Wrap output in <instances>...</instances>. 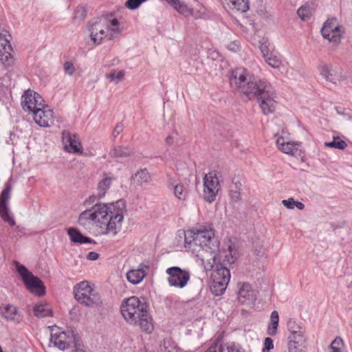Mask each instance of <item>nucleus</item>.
<instances>
[{
  "instance_id": "f257e3e1",
  "label": "nucleus",
  "mask_w": 352,
  "mask_h": 352,
  "mask_svg": "<svg viewBox=\"0 0 352 352\" xmlns=\"http://www.w3.org/2000/svg\"><path fill=\"white\" fill-rule=\"evenodd\" d=\"M232 90L248 100L256 98L263 113H273L277 104L276 94L267 80L255 78H247L244 68L234 70L230 78Z\"/></svg>"
},
{
  "instance_id": "f03ea898",
  "label": "nucleus",
  "mask_w": 352,
  "mask_h": 352,
  "mask_svg": "<svg viewBox=\"0 0 352 352\" xmlns=\"http://www.w3.org/2000/svg\"><path fill=\"white\" fill-rule=\"evenodd\" d=\"M184 247L195 256L200 258L206 270H211L213 263L218 259L219 241L214 236L211 228L200 226L185 232Z\"/></svg>"
},
{
  "instance_id": "7ed1b4c3",
  "label": "nucleus",
  "mask_w": 352,
  "mask_h": 352,
  "mask_svg": "<svg viewBox=\"0 0 352 352\" xmlns=\"http://www.w3.org/2000/svg\"><path fill=\"white\" fill-rule=\"evenodd\" d=\"M148 306L136 296L125 299L120 307L122 315L131 324H138L146 333L154 329L153 319L148 311Z\"/></svg>"
},
{
  "instance_id": "20e7f679",
  "label": "nucleus",
  "mask_w": 352,
  "mask_h": 352,
  "mask_svg": "<svg viewBox=\"0 0 352 352\" xmlns=\"http://www.w3.org/2000/svg\"><path fill=\"white\" fill-rule=\"evenodd\" d=\"M126 210L124 201L119 200L108 205V214L100 222L106 226V233L112 232L115 236L120 230L123 221V213Z\"/></svg>"
},
{
  "instance_id": "39448f33",
  "label": "nucleus",
  "mask_w": 352,
  "mask_h": 352,
  "mask_svg": "<svg viewBox=\"0 0 352 352\" xmlns=\"http://www.w3.org/2000/svg\"><path fill=\"white\" fill-rule=\"evenodd\" d=\"M13 263L25 287L31 293L38 296H42L45 294V287L40 278L35 276L25 265L19 262L14 261Z\"/></svg>"
},
{
  "instance_id": "423d86ee",
  "label": "nucleus",
  "mask_w": 352,
  "mask_h": 352,
  "mask_svg": "<svg viewBox=\"0 0 352 352\" xmlns=\"http://www.w3.org/2000/svg\"><path fill=\"white\" fill-rule=\"evenodd\" d=\"M75 299L87 307L100 306L102 300L99 294L90 286L88 281H82L74 288Z\"/></svg>"
},
{
  "instance_id": "0eeeda50",
  "label": "nucleus",
  "mask_w": 352,
  "mask_h": 352,
  "mask_svg": "<svg viewBox=\"0 0 352 352\" xmlns=\"http://www.w3.org/2000/svg\"><path fill=\"white\" fill-rule=\"evenodd\" d=\"M110 25L109 14H102L100 17L94 19L89 25L91 38L95 44H100L102 39L107 36L109 31Z\"/></svg>"
},
{
  "instance_id": "6e6552de",
  "label": "nucleus",
  "mask_w": 352,
  "mask_h": 352,
  "mask_svg": "<svg viewBox=\"0 0 352 352\" xmlns=\"http://www.w3.org/2000/svg\"><path fill=\"white\" fill-rule=\"evenodd\" d=\"M204 199L211 203L216 199V196L221 189L219 179L214 171L206 174L204 177Z\"/></svg>"
},
{
  "instance_id": "1a4fd4ad",
  "label": "nucleus",
  "mask_w": 352,
  "mask_h": 352,
  "mask_svg": "<svg viewBox=\"0 0 352 352\" xmlns=\"http://www.w3.org/2000/svg\"><path fill=\"white\" fill-rule=\"evenodd\" d=\"M166 272L168 275V282L170 286L183 288L190 280V272L179 267H169Z\"/></svg>"
},
{
  "instance_id": "9d476101",
  "label": "nucleus",
  "mask_w": 352,
  "mask_h": 352,
  "mask_svg": "<svg viewBox=\"0 0 352 352\" xmlns=\"http://www.w3.org/2000/svg\"><path fill=\"white\" fill-rule=\"evenodd\" d=\"M43 102L44 100L41 96L30 89L25 91L21 97V107L25 111L34 113Z\"/></svg>"
},
{
  "instance_id": "9b49d317",
  "label": "nucleus",
  "mask_w": 352,
  "mask_h": 352,
  "mask_svg": "<svg viewBox=\"0 0 352 352\" xmlns=\"http://www.w3.org/2000/svg\"><path fill=\"white\" fill-rule=\"evenodd\" d=\"M12 187L10 182H8L4 189L0 195V216L6 222L11 226L15 225L14 219L10 214V209L8 208V201L10 198V194Z\"/></svg>"
},
{
  "instance_id": "f8f14e48",
  "label": "nucleus",
  "mask_w": 352,
  "mask_h": 352,
  "mask_svg": "<svg viewBox=\"0 0 352 352\" xmlns=\"http://www.w3.org/2000/svg\"><path fill=\"white\" fill-rule=\"evenodd\" d=\"M322 36L332 42H337L341 37L342 31L336 18L328 19L320 30Z\"/></svg>"
},
{
  "instance_id": "ddd939ff",
  "label": "nucleus",
  "mask_w": 352,
  "mask_h": 352,
  "mask_svg": "<svg viewBox=\"0 0 352 352\" xmlns=\"http://www.w3.org/2000/svg\"><path fill=\"white\" fill-rule=\"evenodd\" d=\"M33 115L35 122L41 126H50L54 124L53 111L49 106L45 105L44 102L34 111Z\"/></svg>"
},
{
  "instance_id": "4468645a",
  "label": "nucleus",
  "mask_w": 352,
  "mask_h": 352,
  "mask_svg": "<svg viewBox=\"0 0 352 352\" xmlns=\"http://www.w3.org/2000/svg\"><path fill=\"white\" fill-rule=\"evenodd\" d=\"M94 212L91 210H85L80 213L79 221L83 219H91L94 221H100L104 219L108 214V205L107 204H96L93 208Z\"/></svg>"
},
{
  "instance_id": "2eb2a0df",
  "label": "nucleus",
  "mask_w": 352,
  "mask_h": 352,
  "mask_svg": "<svg viewBox=\"0 0 352 352\" xmlns=\"http://www.w3.org/2000/svg\"><path fill=\"white\" fill-rule=\"evenodd\" d=\"M12 50V46L5 34L0 32V61L8 67L13 64L14 58L10 51Z\"/></svg>"
},
{
  "instance_id": "dca6fc26",
  "label": "nucleus",
  "mask_w": 352,
  "mask_h": 352,
  "mask_svg": "<svg viewBox=\"0 0 352 352\" xmlns=\"http://www.w3.org/2000/svg\"><path fill=\"white\" fill-rule=\"evenodd\" d=\"M211 263L213 265V267L210 270H212L210 280L226 282V283L228 284L230 279V270L220 263V258L218 256V259L215 263H213V261H211Z\"/></svg>"
},
{
  "instance_id": "f3484780",
  "label": "nucleus",
  "mask_w": 352,
  "mask_h": 352,
  "mask_svg": "<svg viewBox=\"0 0 352 352\" xmlns=\"http://www.w3.org/2000/svg\"><path fill=\"white\" fill-rule=\"evenodd\" d=\"M0 315L6 321L19 324L23 321V316L19 312L16 307L11 304L2 305L0 307Z\"/></svg>"
},
{
  "instance_id": "a211bd4d",
  "label": "nucleus",
  "mask_w": 352,
  "mask_h": 352,
  "mask_svg": "<svg viewBox=\"0 0 352 352\" xmlns=\"http://www.w3.org/2000/svg\"><path fill=\"white\" fill-rule=\"evenodd\" d=\"M75 134L64 131L63 132V141L65 144V148L69 153L82 154V147L80 142L76 140Z\"/></svg>"
},
{
  "instance_id": "6ab92c4d",
  "label": "nucleus",
  "mask_w": 352,
  "mask_h": 352,
  "mask_svg": "<svg viewBox=\"0 0 352 352\" xmlns=\"http://www.w3.org/2000/svg\"><path fill=\"white\" fill-rule=\"evenodd\" d=\"M50 342L61 351H64L70 346V338L64 331L52 333Z\"/></svg>"
},
{
  "instance_id": "aec40b11",
  "label": "nucleus",
  "mask_w": 352,
  "mask_h": 352,
  "mask_svg": "<svg viewBox=\"0 0 352 352\" xmlns=\"http://www.w3.org/2000/svg\"><path fill=\"white\" fill-rule=\"evenodd\" d=\"M148 268L146 265L141 263L137 270H131L126 273L127 280L133 285L138 284L146 276V270Z\"/></svg>"
},
{
  "instance_id": "412c9836",
  "label": "nucleus",
  "mask_w": 352,
  "mask_h": 352,
  "mask_svg": "<svg viewBox=\"0 0 352 352\" xmlns=\"http://www.w3.org/2000/svg\"><path fill=\"white\" fill-rule=\"evenodd\" d=\"M238 299L242 304H249L256 299L255 292L251 289V285L250 284L244 283L241 286L238 293Z\"/></svg>"
},
{
  "instance_id": "4be33fe9",
  "label": "nucleus",
  "mask_w": 352,
  "mask_h": 352,
  "mask_svg": "<svg viewBox=\"0 0 352 352\" xmlns=\"http://www.w3.org/2000/svg\"><path fill=\"white\" fill-rule=\"evenodd\" d=\"M67 234L69 236L70 240L74 243H94L96 241L86 236H84L78 229L74 228H69L67 229Z\"/></svg>"
},
{
  "instance_id": "5701e85b",
  "label": "nucleus",
  "mask_w": 352,
  "mask_h": 352,
  "mask_svg": "<svg viewBox=\"0 0 352 352\" xmlns=\"http://www.w3.org/2000/svg\"><path fill=\"white\" fill-rule=\"evenodd\" d=\"M276 145L282 152L286 154L294 155L295 151H298L297 146H299V144L285 142L283 137H280L276 140Z\"/></svg>"
},
{
  "instance_id": "b1692460",
  "label": "nucleus",
  "mask_w": 352,
  "mask_h": 352,
  "mask_svg": "<svg viewBox=\"0 0 352 352\" xmlns=\"http://www.w3.org/2000/svg\"><path fill=\"white\" fill-rule=\"evenodd\" d=\"M134 148L128 146H116L109 152L111 157H128L134 153Z\"/></svg>"
},
{
  "instance_id": "393cba45",
  "label": "nucleus",
  "mask_w": 352,
  "mask_h": 352,
  "mask_svg": "<svg viewBox=\"0 0 352 352\" xmlns=\"http://www.w3.org/2000/svg\"><path fill=\"white\" fill-rule=\"evenodd\" d=\"M151 179V176L146 168L141 169L131 177V182L138 186H141L144 183H148Z\"/></svg>"
},
{
  "instance_id": "a878e982",
  "label": "nucleus",
  "mask_w": 352,
  "mask_h": 352,
  "mask_svg": "<svg viewBox=\"0 0 352 352\" xmlns=\"http://www.w3.org/2000/svg\"><path fill=\"white\" fill-rule=\"evenodd\" d=\"M279 322V315L277 311H273L270 315V323L267 327V334L274 336L277 333Z\"/></svg>"
},
{
  "instance_id": "bb28decb",
  "label": "nucleus",
  "mask_w": 352,
  "mask_h": 352,
  "mask_svg": "<svg viewBox=\"0 0 352 352\" xmlns=\"http://www.w3.org/2000/svg\"><path fill=\"white\" fill-rule=\"evenodd\" d=\"M228 284L226 282L210 280V289L214 296H220L224 293Z\"/></svg>"
},
{
  "instance_id": "cd10ccee",
  "label": "nucleus",
  "mask_w": 352,
  "mask_h": 352,
  "mask_svg": "<svg viewBox=\"0 0 352 352\" xmlns=\"http://www.w3.org/2000/svg\"><path fill=\"white\" fill-rule=\"evenodd\" d=\"M114 179L113 177H104L102 179L98 185V199H102L105 196L107 190L110 188L112 181Z\"/></svg>"
},
{
  "instance_id": "c85d7f7f",
  "label": "nucleus",
  "mask_w": 352,
  "mask_h": 352,
  "mask_svg": "<svg viewBox=\"0 0 352 352\" xmlns=\"http://www.w3.org/2000/svg\"><path fill=\"white\" fill-rule=\"evenodd\" d=\"M318 69L320 75L327 80L333 82V73H332V65L330 64H326L321 63L318 65Z\"/></svg>"
},
{
  "instance_id": "c756f323",
  "label": "nucleus",
  "mask_w": 352,
  "mask_h": 352,
  "mask_svg": "<svg viewBox=\"0 0 352 352\" xmlns=\"http://www.w3.org/2000/svg\"><path fill=\"white\" fill-rule=\"evenodd\" d=\"M34 314L38 318H44L52 315V310L43 304H36L33 308Z\"/></svg>"
},
{
  "instance_id": "7c9ffc66",
  "label": "nucleus",
  "mask_w": 352,
  "mask_h": 352,
  "mask_svg": "<svg viewBox=\"0 0 352 352\" xmlns=\"http://www.w3.org/2000/svg\"><path fill=\"white\" fill-rule=\"evenodd\" d=\"M297 14L302 21L309 20L312 14L311 7L309 4L305 3L298 8Z\"/></svg>"
},
{
  "instance_id": "2f4dec72",
  "label": "nucleus",
  "mask_w": 352,
  "mask_h": 352,
  "mask_svg": "<svg viewBox=\"0 0 352 352\" xmlns=\"http://www.w3.org/2000/svg\"><path fill=\"white\" fill-rule=\"evenodd\" d=\"M304 333L305 331H302L297 333L290 334V336L288 338V345H292L296 344H300V345H301L302 343H305L306 339Z\"/></svg>"
},
{
  "instance_id": "473e14b6",
  "label": "nucleus",
  "mask_w": 352,
  "mask_h": 352,
  "mask_svg": "<svg viewBox=\"0 0 352 352\" xmlns=\"http://www.w3.org/2000/svg\"><path fill=\"white\" fill-rule=\"evenodd\" d=\"M171 187L174 189V195L180 200H184L186 197L187 191L182 184L170 183Z\"/></svg>"
},
{
  "instance_id": "72a5a7b5",
  "label": "nucleus",
  "mask_w": 352,
  "mask_h": 352,
  "mask_svg": "<svg viewBox=\"0 0 352 352\" xmlns=\"http://www.w3.org/2000/svg\"><path fill=\"white\" fill-rule=\"evenodd\" d=\"M324 145L328 147L335 148L340 150H344L347 146L346 142L341 140L339 137L333 138V141L325 142Z\"/></svg>"
},
{
  "instance_id": "f704fd0d",
  "label": "nucleus",
  "mask_w": 352,
  "mask_h": 352,
  "mask_svg": "<svg viewBox=\"0 0 352 352\" xmlns=\"http://www.w3.org/2000/svg\"><path fill=\"white\" fill-rule=\"evenodd\" d=\"M233 8L236 9L238 11L245 12L249 9V3L248 0H228Z\"/></svg>"
},
{
  "instance_id": "c9c22d12",
  "label": "nucleus",
  "mask_w": 352,
  "mask_h": 352,
  "mask_svg": "<svg viewBox=\"0 0 352 352\" xmlns=\"http://www.w3.org/2000/svg\"><path fill=\"white\" fill-rule=\"evenodd\" d=\"M178 12L185 16H188L192 14L193 11L186 4L183 2L179 1V4L174 8Z\"/></svg>"
},
{
  "instance_id": "e433bc0d",
  "label": "nucleus",
  "mask_w": 352,
  "mask_h": 352,
  "mask_svg": "<svg viewBox=\"0 0 352 352\" xmlns=\"http://www.w3.org/2000/svg\"><path fill=\"white\" fill-rule=\"evenodd\" d=\"M124 76V72L122 70L119 72L112 70L109 74H107V77L115 84H118L121 80H122Z\"/></svg>"
},
{
  "instance_id": "4c0bfd02",
  "label": "nucleus",
  "mask_w": 352,
  "mask_h": 352,
  "mask_svg": "<svg viewBox=\"0 0 352 352\" xmlns=\"http://www.w3.org/2000/svg\"><path fill=\"white\" fill-rule=\"evenodd\" d=\"M265 59L268 65L273 68H278L281 65V60L280 57L274 56L272 54H270V55L266 57Z\"/></svg>"
},
{
  "instance_id": "58836bf2",
  "label": "nucleus",
  "mask_w": 352,
  "mask_h": 352,
  "mask_svg": "<svg viewBox=\"0 0 352 352\" xmlns=\"http://www.w3.org/2000/svg\"><path fill=\"white\" fill-rule=\"evenodd\" d=\"M87 15V11L82 6H78L74 13V19L79 21L83 20Z\"/></svg>"
},
{
  "instance_id": "ea45409f",
  "label": "nucleus",
  "mask_w": 352,
  "mask_h": 352,
  "mask_svg": "<svg viewBox=\"0 0 352 352\" xmlns=\"http://www.w3.org/2000/svg\"><path fill=\"white\" fill-rule=\"evenodd\" d=\"M287 328L291 334L297 333L302 330V327H300L295 320L290 319L287 322Z\"/></svg>"
},
{
  "instance_id": "a19ab883",
  "label": "nucleus",
  "mask_w": 352,
  "mask_h": 352,
  "mask_svg": "<svg viewBox=\"0 0 352 352\" xmlns=\"http://www.w3.org/2000/svg\"><path fill=\"white\" fill-rule=\"evenodd\" d=\"M146 0H127L125 6L130 10L137 9Z\"/></svg>"
},
{
  "instance_id": "79ce46f5",
  "label": "nucleus",
  "mask_w": 352,
  "mask_h": 352,
  "mask_svg": "<svg viewBox=\"0 0 352 352\" xmlns=\"http://www.w3.org/2000/svg\"><path fill=\"white\" fill-rule=\"evenodd\" d=\"M305 343L288 345V352H303L305 348Z\"/></svg>"
},
{
  "instance_id": "37998d69",
  "label": "nucleus",
  "mask_w": 352,
  "mask_h": 352,
  "mask_svg": "<svg viewBox=\"0 0 352 352\" xmlns=\"http://www.w3.org/2000/svg\"><path fill=\"white\" fill-rule=\"evenodd\" d=\"M63 69L65 74L72 76L75 72L74 65L70 61H66L63 66Z\"/></svg>"
},
{
  "instance_id": "c03bdc74",
  "label": "nucleus",
  "mask_w": 352,
  "mask_h": 352,
  "mask_svg": "<svg viewBox=\"0 0 352 352\" xmlns=\"http://www.w3.org/2000/svg\"><path fill=\"white\" fill-rule=\"evenodd\" d=\"M274 348V343L272 338L267 337L264 341V347L262 349V352H268Z\"/></svg>"
},
{
  "instance_id": "a18cd8bd",
  "label": "nucleus",
  "mask_w": 352,
  "mask_h": 352,
  "mask_svg": "<svg viewBox=\"0 0 352 352\" xmlns=\"http://www.w3.org/2000/svg\"><path fill=\"white\" fill-rule=\"evenodd\" d=\"M230 196L234 201H238L241 199V192L239 189H234L230 188Z\"/></svg>"
},
{
  "instance_id": "49530a36",
  "label": "nucleus",
  "mask_w": 352,
  "mask_h": 352,
  "mask_svg": "<svg viewBox=\"0 0 352 352\" xmlns=\"http://www.w3.org/2000/svg\"><path fill=\"white\" fill-rule=\"evenodd\" d=\"M343 340L340 337H336L334 340L331 342L330 345V348L333 349V348H340V346L343 345Z\"/></svg>"
},
{
  "instance_id": "de8ad7c7",
  "label": "nucleus",
  "mask_w": 352,
  "mask_h": 352,
  "mask_svg": "<svg viewBox=\"0 0 352 352\" xmlns=\"http://www.w3.org/2000/svg\"><path fill=\"white\" fill-rule=\"evenodd\" d=\"M260 50L263 56V57L265 58L269 55V47L266 43H261L259 46Z\"/></svg>"
},
{
  "instance_id": "09e8293b",
  "label": "nucleus",
  "mask_w": 352,
  "mask_h": 352,
  "mask_svg": "<svg viewBox=\"0 0 352 352\" xmlns=\"http://www.w3.org/2000/svg\"><path fill=\"white\" fill-rule=\"evenodd\" d=\"M283 204L289 209H294L295 200L293 198H289L288 199L283 200Z\"/></svg>"
},
{
  "instance_id": "8fccbe9b",
  "label": "nucleus",
  "mask_w": 352,
  "mask_h": 352,
  "mask_svg": "<svg viewBox=\"0 0 352 352\" xmlns=\"http://www.w3.org/2000/svg\"><path fill=\"white\" fill-rule=\"evenodd\" d=\"M96 199H99L98 195H93L85 201V205L87 207H88L90 205L94 204Z\"/></svg>"
},
{
  "instance_id": "3c124183",
  "label": "nucleus",
  "mask_w": 352,
  "mask_h": 352,
  "mask_svg": "<svg viewBox=\"0 0 352 352\" xmlns=\"http://www.w3.org/2000/svg\"><path fill=\"white\" fill-rule=\"evenodd\" d=\"M123 131V124L119 123L115 127L113 131V137L116 138Z\"/></svg>"
},
{
  "instance_id": "603ef678",
  "label": "nucleus",
  "mask_w": 352,
  "mask_h": 352,
  "mask_svg": "<svg viewBox=\"0 0 352 352\" xmlns=\"http://www.w3.org/2000/svg\"><path fill=\"white\" fill-rule=\"evenodd\" d=\"M219 341L220 339L217 338L215 340V342L205 352H217Z\"/></svg>"
},
{
  "instance_id": "864d4df0",
  "label": "nucleus",
  "mask_w": 352,
  "mask_h": 352,
  "mask_svg": "<svg viewBox=\"0 0 352 352\" xmlns=\"http://www.w3.org/2000/svg\"><path fill=\"white\" fill-rule=\"evenodd\" d=\"M107 14H109V21L110 27L118 26L119 21H118V20L117 19H111V18L113 16V14L112 13H110V14L107 13Z\"/></svg>"
},
{
  "instance_id": "5fc2aeb1",
  "label": "nucleus",
  "mask_w": 352,
  "mask_h": 352,
  "mask_svg": "<svg viewBox=\"0 0 352 352\" xmlns=\"http://www.w3.org/2000/svg\"><path fill=\"white\" fill-rule=\"evenodd\" d=\"M98 257L99 254L96 252H90L87 256V259L90 261H96L98 258Z\"/></svg>"
},
{
  "instance_id": "6e6d98bb",
  "label": "nucleus",
  "mask_w": 352,
  "mask_h": 352,
  "mask_svg": "<svg viewBox=\"0 0 352 352\" xmlns=\"http://www.w3.org/2000/svg\"><path fill=\"white\" fill-rule=\"evenodd\" d=\"M241 183L240 181L237 180V181H235L234 179L232 180V185L231 186L230 188H234V189H239L241 188Z\"/></svg>"
},
{
  "instance_id": "4d7b16f0",
  "label": "nucleus",
  "mask_w": 352,
  "mask_h": 352,
  "mask_svg": "<svg viewBox=\"0 0 352 352\" xmlns=\"http://www.w3.org/2000/svg\"><path fill=\"white\" fill-rule=\"evenodd\" d=\"M173 141H174V138L173 137L172 135H169L166 137V143L168 145V146H172L173 144Z\"/></svg>"
},
{
  "instance_id": "13d9d810",
  "label": "nucleus",
  "mask_w": 352,
  "mask_h": 352,
  "mask_svg": "<svg viewBox=\"0 0 352 352\" xmlns=\"http://www.w3.org/2000/svg\"><path fill=\"white\" fill-rule=\"evenodd\" d=\"M109 30L115 34H119L120 32V29L119 28L118 26L110 27Z\"/></svg>"
},
{
  "instance_id": "bf43d9fd",
  "label": "nucleus",
  "mask_w": 352,
  "mask_h": 352,
  "mask_svg": "<svg viewBox=\"0 0 352 352\" xmlns=\"http://www.w3.org/2000/svg\"><path fill=\"white\" fill-rule=\"evenodd\" d=\"M294 207H296L299 210H303L305 205L302 202L295 201Z\"/></svg>"
},
{
  "instance_id": "052dcab7",
  "label": "nucleus",
  "mask_w": 352,
  "mask_h": 352,
  "mask_svg": "<svg viewBox=\"0 0 352 352\" xmlns=\"http://www.w3.org/2000/svg\"><path fill=\"white\" fill-rule=\"evenodd\" d=\"M168 182L169 186H171L170 183L175 184V182L173 181V179L169 175L168 176Z\"/></svg>"
},
{
  "instance_id": "680f3d73",
  "label": "nucleus",
  "mask_w": 352,
  "mask_h": 352,
  "mask_svg": "<svg viewBox=\"0 0 352 352\" xmlns=\"http://www.w3.org/2000/svg\"><path fill=\"white\" fill-rule=\"evenodd\" d=\"M74 352H85L84 350H82V349H80V348H78V347H76L75 350Z\"/></svg>"
},
{
  "instance_id": "e2e57ef3",
  "label": "nucleus",
  "mask_w": 352,
  "mask_h": 352,
  "mask_svg": "<svg viewBox=\"0 0 352 352\" xmlns=\"http://www.w3.org/2000/svg\"><path fill=\"white\" fill-rule=\"evenodd\" d=\"M332 352H343L340 350V348H333V349H332Z\"/></svg>"
},
{
  "instance_id": "0e129e2a",
  "label": "nucleus",
  "mask_w": 352,
  "mask_h": 352,
  "mask_svg": "<svg viewBox=\"0 0 352 352\" xmlns=\"http://www.w3.org/2000/svg\"><path fill=\"white\" fill-rule=\"evenodd\" d=\"M342 114L345 115V113H342ZM346 116H347L349 120H352V116L351 115L346 114Z\"/></svg>"
},
{
  "instance_id": "69168bd1",
  "label": "nucleus",
  "mask_w": 352,
  "mask_h": 352,
  "mask_svg": "<svg viewBox=\"0 0 352 352\" xmlns=\"http://www.w3.org/2000/svg\"><path fill=\"white\" fill-rule=\"evenodd\" d=\"M271 17V15L270 14H267L265 18L266 19H270Z\"/></svg>"
}]
</instances>
